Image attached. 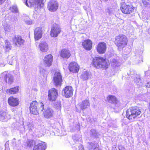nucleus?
Masks as SVG:
<instances>
[{"label":"nucleus","mask_w":150,"mask_h":150,"mask_svg":"<svg viewBox=\"0 0 150 150\" xmlns=\"http://www.w3.org/2000/svg\"><path fill=\"white\" fill-rule=\"evenodd\" d=\"M42 32L41 28L40 27L36 28L34 31V37L35 39L38 40L42 36Z\"/></svg>","instance_id":"nucleus-23"},{"label":"nucleus","mask_w":150,"mask_h":150,"mask_svg":"<svg viewBox=\"0 0 150 150\" xmlns=\"http://www.w3.org/2000/svg\"><path fill=\"white\" fill-rule=\"evenodd\" d=\"M78 105L80 107V109L83 110L88 108L90 106V103L88 100H86L82 101L81 103H79Z\"/></svg>","instance_id":"nucleus-26"},{"label":"nucleus","mask_w":150,"mask_h":150,"mask_svg":"<svg viewBox=\"0 0 150 150\" xmlns=\"http://www.w3.org/2000/svg\"><path fill=\"white\" fill-rule=\"evenodd\" d=\"M33 127V125L32 122H27L25 123V125L24 124V128L25 129H28L30 130L32 129Z\"/></svg>","instance_id":"nucleus-31"},{"label":"nucleus","mask_w":150,"mask_h":150,"mask_svg":"<svg viewBox=\"0 0 150 150\" xmlns=\"http://www.w3.org/2000/svg\"><path fill=\"white\" fill-rule=\"evenodd\" d=\"M1 88H0V90H1Z\"/></svg>","instance_id":"nucleus-55"},{"label":"nucleus","mask_w":150,"mask_h":150,"mask_svg":"<svg viewBox=\"0 0 150 150\" xmlns=\"http://www.w3.org/2000/svg\"><path fill=\"white\" fill-rule=\"evenodd\" d=\"M146 87L147 88L150 87V82L147 83L145 85Z\"/></svg>","instance_id":"nucleus-46"},{"label":"nucleus","mask_w":150,"mask_h":150,"mask_svg":"<svg viewBox=\"0 0 150 150\" xmlns=\"http://www.w3.org/2000/svg\"><path fill=\"white\" fill-rule=\"evenodd\" d=\"M127 42V39L125 35H120L115 37V44L119 48L124 47Z\"/></svg>","instance_id":"nucleus-6"},{"label":"nucleus","mask_w":150,"mask_h":150,"mask_svg":"<svg viewBox=\"0 0 150 150\" xmlns=\"http://www.w3.org/2000/svg\"><path fill=\"white\" fill-rule=\"evenodd\" d=\"M90 134L93 137L96 138L98 137V133L94 129H92L90 131Z\"/></svg>","instance_id":"nucleus-37"},{"label":"nucleus","mask_w":150,"mask_h":150,"mask_svg":"<svg viewBox=\"0 0 150 150\" xmlns=\"http://www.w3.org/2000/svg\"><path fill=\"white\" fill-rule=\"evenodd\" d=\"M1 78L3 79L5 81L9 84H11L13 82V77L8 71H5L1 74Z\"/></svg>","instance_id":"nucleus-10"},{"label":"nucleus","mask_w":150,"mask_h":150,"mask_svg":"<svg viewBox=\"0 0 150 150\" xmlns=\"http://www.w3.org/2000/svg\"><path fill=\"white\" fill-rule=\"evenodd\" d=\"M5 46L6 49L7 50H10L11 48V46L9 42H8L7 40H5Z\"/></svg>","instance_id":"nucleus-40"},{"label":"nucleus","mask_w":150,"mask_h":150,"mask_svg":"<svg viewBox=\"0 0 150 150\" xmlns=\"http://www.w3.org/2000/svg\"><path fill=\"white\" fill-rule=\"evenodd\" d=\"M25 4L29 7H33L37 11L43 6V0H23Z\"/></svg>","instance_id":"nucleus-3"},{"label":"nucleus","mask_w":150,"mask_h":150,"mask_svg":"<svg viewBox=\"0 0 150 150\" xmlns=\"http://www.w3.org/2000/svg\"><path fill=\"white\" fill-rule=\"evenodd\" d=\"M5 64H2V65H0V67H3L4 66H5Z\"/></svg>","instance_id":"nucleus-52"},{"label":"nucleus","mask_w":150,"mask_h":150,"mask_svg":"<svg viewBox=\"0 0 150 150\" xmlns=\"http://www.w3.org/2000/svg\"><path fill=\"white\" fill-rule=\"evenodd\" d=\"M120 9L124 13L130 14L134 10V7L131 5H127L125 3L122 4Z\"/></svg>","instance_id":"nucleus-9"},{"label":"nucleus","mask_w":150,"mask_h":150,"mask_svg":"<svg viewBox=\"0 0 150 150\" xmlns=\"http://www.w3.org/2000/svg\"><path fill=\"white\" fill-rule=\"evenodd\" d=\"M136 60L138 61L137 63H139L143 62L142 57V56H140L139 57H137L136 58Z\"/></svg>","instance_id":"nucleus-43"},{"label":"nucleus","mask_w":150,"mask_h":150,"mask_svg":"<svg viewBox=\"0 0 150 150\" xmlns=\"http://www.w3.org/2000/svg\"><path fill=\"white\" fill-rule=\"evenodd\" d=\"M76 129L77 130H80V126L79 125H77L76 127Z\"/></svg>","instance_id":"nucleus-47"},{"label":"nucleus","mask_w":150,"mask_h":150,"mask_svg":"<svg viewBox=\"0 0 150 150\" xmlns=\"http://www.w3.org/2000/svg\"><path fill=\"white\" fill-rule=\"evenodd\" d=\"M119 150H125V149L122 146H119Z\"/></svg>","instance_id":"nucleus-45"},{"label":"nucleus","mask_w":150,"mask_h":150,"mask_svg":"<svg viewBox=\"0 0 150 150\" xmlns=\"http://www.w3.org/2000/svg\"><path fill=\"white\" fill-rule=\"evenodd\" d=\"M8 59L9 60V64L10 65H13V62L16 60L15 57L12 55H9L8 57Z\"/></svg>","instance_id":"nucleus-38"},{"label":"nucleus","mask_w":150,"mask_h":150,"mask_svg":"<svg viewBox=\"0 0 150 150\" xmlns=\"http://www.w3.org/2000/svg\"><path fill=\"white\" fill-rule=\"evenodd\" d=\"M8 9H9L11 11L15 13H17L18 12V10L16 6H13L11 7H6Z\"/></svg>","instance_id":"nucleus-35"},{"label":"nucleus","mask_w":150,"mask_h":150,"mask_svg":"<svg viewBox=\"0 0 150 150\" xmlns=\"http://www.w3.org/2000/svg\"><path fill=\"white\" fill-rule=\"evenodd\" d=\"M115 105V107L114 108L115 110L118 109V111H119L122 108V106L121 105L120 102L118 100H117L114 104Z\"/></svg>","instance_id":"nucleus-33"},{"label":"nucleus","mask_w":150,"mask_h":150,"mask_svg":"<svg viewBox=\"0 0 150 150\" xmlns=\"http://www.w3.org/2000/svg\"><path fill=\"white\" fill-rule=\"evenodd\" d=\"M4 28L5 30L7 32H9L12 30L11 25L7 23L4 25Z\"/></svg>","instance_id":"nucleus-36"},{"label":"nucleus","mask_w":150,"mask_h":150,"mask_svg":"<svg viewBox=\"0 0 150 150\" xmlns=\"http://www.w3.org/2000/svg\"><path fill=\"white\" fill-rule=\"evenodd\" d=\"M90 76V74L88 71H84L81 74V78L83 80H86L89 79Z\"/></svg>","instance_id":"nucleus-29"},{"label":"nucleus","mask_w":150,"mask_h":150,"mask_svg":"<svg viewBox=\"0 0 150 150\" xmlns=\"http://www.w3.org/2000/svg\"><path fill=\"white\" fill-rule=\"evenodd\" d=\"M8 143L6 142L5 144V147H6V146L7 147L8 146Z\"/></svg>","instance_id":"nucleus-53"},{"label":"nucleus","mask_w":150,"mask_h":150,"mask_svg":"<svg viewBox=\"0 0 150 150\" xmlns=\"http://www.w3.org/2000/svg\"><path fill=\"white\" fill-rule=\"evenodd\" d=\"M24 21H25V23L28 25H30L32 24L33 23V21L30 19H29L27 20L24 19Z\"/></svg>","instance_id":"nucleus-42"},{"label":"nucleus","mask_w":150,"mask_h":150,"mask_svg":"<svg viewBox=\"0 0 150 150\" xmlns=\"http://www.w3.org/2000/svg\"><path fill=\"white\" fill-rule=\"evenodd\" d=\"M33 91H37V90H38L36 88H33Z\"/></svg>","instance_id":"nucleus-51"},{"label":"nucleus","mask_w":150,"mask_h":150,"mask_svg":"<svg viewBox=\"0 0 150 150\" xmlns=\"http://www.w3.org/2000/svg\"><path fill=\"white\" fill-rule=\"evenodd\" d=\"M111 65L113 67L118 66L120 64V63L117 59H113L111 62Z\"/></svg>","instance_id":"nucleus-34"},{"label":"nucleus","mask_w":150,"mask_h":150,"mask_svg":"<svg viewBox=\"0 0 150 150\" xmlns=\"http://www.w3.org/2000/svg\"><path fill=\"white\" fill-rule=\"evenodd\" d=\"M60 57L63 59H68L70 56L71 54L69 50L65 49L62 50L60 53Z\"/></svg>","instance_id":"nucleus-25"},{"label":"nucleus","mask_w":150,"mask_h":150,"mask_svg":"<svg viewBox=\"0 0 150 150\" xmlns=\"http://www.w3.org/2000/svg\"><path fill=\"white\" fill-rule=\"evenodd\" d=\"M69 68L71 72L77 73L79 69V66L76 62H71L69 65Z\"/></svg>","instance_id":"nucleus-18"},{"label":"nucleus","mask_w":150,"mask_h":150,"mask_svg":"<svg viewBox=\"0 0 150 150\" xmlns=\"http://www.w3.org/2000/svg\"><path fill=\"white\" fill-rule=\"evenodd\" d=\"M141 113V111L138 107H131L127 111L126 116L129 120L133 121Z\"/></svg>","instance_id":"nucleus-4"},{"label":"nucleus","mask_w":150,"mask_h":150,"mask_svg":"<svg viewBox=\"0 0 150 150\" xmlns=\"http://www.w3.org/2000/svg\"><path fill=\"white\" fill-rule=\"evenodd\" d=\"M5 8L6 9H8L7 8H6V7H10V6H9V5L8 4H6L5 5Z\"/></svg>","instance_id":"nucleus-50"},{"label":"nucleus","mask_w":150,"mask_h":150,"mask_svg":"<svg viewBox=\"0 0 150 150\" xmlns=\"http://www.w3.org/2000/svg\"><path fill=\"white\" fill-rule=\"evenodd\" d=\"M116 11L115 8L109 7L106 9L105 11L106 13H108L110 15H112L114 14Z\"/></svg>","instance_id":"nucleus-32"},{"label":"nucleus","mask_w":150,"mask_h":150,"mask_svg":"<svg viewBox=\"0 0 150 150\" xmlns=\"http://www.w3.org/2000/svg\"><path fill=\"white\" fill-rule=\"evenodd\" d=\"M142 3L146 7H150V4L146 1L143 0H142Z\"/></svg>","instance_id":"nucleus-44"},{"label":"nucleus","mask_w":150,"mask_h":150,"mask_svg":"<svg viewBox=\"0 0 150 150\" xmlns=\"http://www.w3.org/2000/svg\"><path fill=\"white\" fill-rule=\"evenodd\" d=\"M6 0H0V5L3 3Z\"/></svg>","instance_id":"nucleus-49"},{"label":"nucleus","mask_w":150,"mask_h":150,"mask_svg":"<svg viewBox=\"0 0 150 150\" xmlns=\"http://www.w3.org/2000/svg\"><path fill=\"white\" fill-rule=\"evenodd\" d=\"M128 50V52L127 53H125V54H126L128 53H129L131 51V50L130 49L128 48H126V49H125V50Z\"/></svg>","instance_id":"nucleus-48"},{"label":"nucleus","mask_w":150,"mask_h":150,"mask_svg":"<svg viewBox=\"0 0 150 150\" xmlns=\"http://www.w3.org/2000/svg\"><path fill=\"white\" fill-rule=\"evenodd\" d=\"M96 49L98 53L103 54L105 53L106 49V45L104 42L99 43L97 46Z\"/></svg>","instance_id":"nucleus-17"},{"label":"nucleus","mask_w":150,"mask_h":150,"mask_svg":"<svg viewBox=\"0 0 150 150\" xmlns=\"http://www.w3.org/2000/svg\"><path fill=\"white\" fill-rule=\"evenodd\" d=\"M13 41L16 45L18 47L24 45L25 42V40L20 36H16Z\"/></svg>","instance_id":"nucleus-20"},{"label":"nucleus","mask_w":150,"mask_h":150,"mask_svg":"<svg viewBox=\"0 0 150 150\" xmlns=\"http://www.w3.org/2000/svg\"><path fill=\"white\" fill-rule=\"evenodd\" d=\"M61 29L57 25H54L51 28L50 35L52 37H57L61 32Z\"/></svg>","instance_id":"nucleus-15"},{"label":"nucleus","mask_w":150,"mask_h":150,"mask_svg":"<svg viewBox=\"0 0 150 150\" xmlns=\"http://www.w3.org/2000/svg\"><path fill=\"white\" fill-rule=\"evenodd\" d=\"M18 87H16L13 88L7 89L6 92L7 93L14 94L16 93L19 91Z\"/></svg>","instance_id":"nucleus-28"},{"label":"nucleus","mask_w":150,"mask_h":150,"mask_svg":"<svg viewBox=\"0 0 150 150\" xmlns=\"http://www.w3.org/2000/svg\"><path fill=\"white\" fill-rule=\"evenodd\" d=\"M44 109V105L42 103H38L36 101H33L30 104V111L33 114H37L39 111H42Z\"/></svg>","instance_id":"nucleus-5"},{"label":"nucleus","mask_w":150,"mask_h":150,"mask_svg":"<svg viewBox=\"0 0 150 150\" xmlns=\"http://www.w3.org/2000/svg\"><path fill=\"white\" fill-rule=\"evenodd\" d=\"M93 64L97 68L106 69L109 65V62L101 57H95L93 61Z\"/></svg>","instance_id":"nucleus-2"},{"label":"nucleus","mask_w":150,"mask_h":150,"mask_svg":"<svg viewBox=\"0 0 150 150\" xmlns=\"http://www.w3.org/2000/svg\"><path fill=\"white\" fill-rule=\"evenodd\" d=\"M132 72L130 71V74H132Z\"/></svg>","instance_id":"nucleus-54"},{"label":"nucleus","mask_w":150,"mask_h":150,"mask_svg":"<svg viewBox=\"0 0 150 150\" xmlns=\"http://www.w3.org/2000/svg\"><path fill=\"white\" fill-rule=\"evenodd\" d=\"M58 4L56 1L51 0L48 3L47 8L50 11L54 12L58 9Z\"/></svg>","instance_id":"nucleus-12"},{"label":"nucleus","mask_w":150,"mask_h":150,"mask_svg":"<svg viewBox=\"0 0 150 150\" xmlns=\"http://www.w3.org/2000/svg\"><path fill=\"white\" fill-rule=\"evenodd\" d=\"M73 89L70 86H67L65 87L62 91L63 96L66 98H69L71 96L73 93Z\"/></svg>","instance_id":"nucleus-14"},{"label":"nucleus","mask_w":150,"mask_h":150,"mask_svg":"<svg viewBox=\"0 0 150 150\" xmlns=\"http://www.w3.org/2000/svg\"><path fill=\"white\" fill-rule=\"evenodd\" d=\"M58 94L57 90L54 88H52L48 91V99L51 101L56 100Z\"/></svg>","instance_id":"nucleus-13"},{"label":"nucleus","mask_w":150,"mask_h":150,"mask_svg":"<svg viewBox=\"0 0 150 150\" xmlns=\"http://www.w3.org/2000/svg\"><path fill=\"white\" fill-rule=\"evenodd\" d=\"M55 108L58 111H60L61 109V105L60 102L56 103L54 105Z\"/></svg>","instance_id":"nucleus-39"},{"label":"nucleus","mask_w":150,"mask_h":150,"mask_svg":"<svg viewBox=\"0 0 150 150\" xmlns=\"http://www.w3.org/2000/svg\"><path fill=\"white\" fill-rule=\"evenodd\" d=\"M38 48L42 52H47L48 50V45L46 41H41L40 42Z\"/></svg>","instance_id":"nucleus-19"},{"label":"nucleus","mask_w":150,"mask_h":150,"mask_svg":"<svg viewBox=\"0 0 150 150\" xmlns=\"http://www.w3.org/2000/svg\"><path fill=\"white\" fill-rule=\"evenodd\" d=\"M54 111L51 108H48L45 110L43 112V114L44 117L47 118H50L52 117Z\"/></svg>","instance_id":"nucleus-24"},{"label":"nucleus","mask_w":150,"mask_h":150,"mask_svg":"<svg viewBox=\"0 0 150 150\" xmlns=\"http://www.w3.org/2000/svg\"><path fill=\"white\" fill-rule=\"evenodd\" d=\"M107 100L109 103L113 104L117 100L115 97L112 95L109 96L107 98Z\"/></svg>","instance_id":"nucleus-30"},{"label":"nucleus","mask_w":150,"mask_h":150,"mask_svg":"<svg viewBox=\"0 0 150 150\" xmlns=\"http://www.w3.org/2000/svg\"><path fill=\"white\" fill-rule=\"evenodd\" d=\"M6 104L5 103L3 107L0 106V121L2 122H6L11 118L10 115L6 112Z\"/></svg>","instance_id":"nucleus-7"},{"label":"nucleus","mask_w":150,"mask_h":150,"mask_svg":"<svg viewBox=\"0 0 150 150\" xmlns=\"http://www.w3.org/2000/svg\"><path fill=\"white\" fill-rule=\"evenodd\" d=\"M43 60L45 65L46 67H49L52 64V57L51 54H48L45 57Z\"/></svg>","instance_id":"nucleus-21"},{"label":"nucleus","mask_w":150,"mask_h":150,"mask_svg":"<svg viewBox=\"0 0 150 150\" xmlns=\"http://www.w3.org/2000/svg\"><path fill=\"white\" fill-rule=\"evenodd\" d=\"M8 102L10 105L12 107L17 106L19 103L18 99L13 96H11L8 99Z\"/></svg>","instance_id":"nucleus-16"},{"label":"nucleus","mask_w":150,"mask_h":150,"mask_svg":"<svg viewBox=\"0 0 150 150\" xmlns=\"http://www.w3.org/2000/svg\"><path fill=\"white\" fill-rule=\"evenodd\" d=\"M133 79H134L135 82L137 85L139 86H142V80L140 79L139 75L136 74L133 76H132Z\"/></svg>","instance_id":"nucleus-27"},{"label":"nucleus","mask_w":150,"mask_h":150,"mask_svg":"<svg viewBox=\"0 0 150 150\" xmlns=\"http://www.w3.org/2000/svg\"><path fill=\"white\" fill-rule=\"evenodd\" d=\"M82 45L86 50H89L92 47V42L89 39L85 40L82 42Z\"/></svg>","instance_id":"nucleus-22"},{"label":"nucleus","mask_w":150,"mask_h":150,"mask_svg":"<svg viewBox=\"0 0 150 150\" xmlns=\"http://www.w3.org/2000/svg\"><path fill=\"white\" fill-rule=\"evenodd\" d=\"M40 72L41 74L43 75L44 77H46V75H45V74L46 73V70L42 68H40Z\"/></svg>","instance_id":"nucleus-41"},{"label":"nucleus","mask_w":150,"mask_h":150,"mask_svg":"<svg viewBox=\"0 0 150 150\" xmlns=\"http://www.w3.org/2000/svg\"><path fill=\"white\" fill-rule=\"evenodd\" d=\"M35 144L33 150H45L46 147L45 143L42 141L38 143V142H35L33 140H30L29 141L28 146H31Z\"/></svg>","instance_id":"nucleus-8"},{"label":"nucleus","mask_w":150,"mask_h":150,"mask_svg":"<svg viewBox=\"0 0 150 150\" xmlns=\"http://www.w3.org/2000/svg\"><path fill=\"white\" fill-rule=\"evenodd\" d=\"M53 79L54 84L56 86H61L62 82V76L60 72H56L54 74Z\"/></svg>","instance_id":"nucleus-11"},{"label":"nucleus","mask_w":150,"mask_h":150,"mask_svg":"<svg viewBox=\"0 0 150 150\" xmlns=\"http://www.w3.org/2000/svg\"><path fill=\"white\" fill-rule=\"evenodd\" d=\"M73 139L74 142L72 146V148L75 149H77V147H78V150H102L99 149L98 148V145L96 142H90L88 144V148H84L83 145L79 143V140L80 138V136L76 135L73 137Z\"/></svg>","instance_id":"nucleus-1"}]
</instances>
